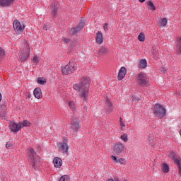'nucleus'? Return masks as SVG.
Instances as JSON below:
<instances>
[{"mask_svg":"<svg viewBox=\"0 0 181 181\" xmlns=\"http://www.w3.org/2000/svg\"><path fill=\"white\" fill-rule=\"evenodd\" d=\"M23 127H30V122L28 120H24L23 122Z\"/></svg>","mask_w":181,"mask_h":181,"instance_id":"e433bc0d","label":"nucleus"},{"mask_svg":"<svg viewBox=\"0 0 181 181\" xmlns=\"http://www.w3.org/2000/svg\"><path fill=\"white\" fill-rule=\"evenodd\" d=\"M160 26L165 27L168 25V19L166 18H163L160 21Z\"/></svg>","mask_w":181,"mask_h":181,"instance_id":"bb28decb","label":"nucleus"},{"mask_svg":"<svg viewBox=\"0 0 181 181\" xmlns=\"http://www.w3.org/2000/svg\"><path fill=\"white\" fill-rule=\"evenodd\" d=\"M137 83L140 87H149V77L144 72L137 75Z\"/></svg>","mask_w":181,"mask_h":181,"instance_id":"20e7f679","label":"nucleus"},{"mask_svg":"<svg viewBox=\"0 0 181 181\" xmlns=\"http://www.w3.org/2000/svg\"><path fill=\"white\" fill-rule=\"evenodd\" d=\"M29 56H30V48L29 47V44L25 42L23 47L20 49L18 57L21 62H25L29 59Z\"/></svg>","mask_w":181,"mask_h":181,"instance_id":"7ed1b4c3","label":"nucleus"},{"mask_svg":"<svg viewBox=\"0 0 181 181\" xmlns=\"http://www.w3.org/2000/svg\"><path fill=\"white\" fill-rule=\"evenodd\" d=\"M28 161L32 164V168H34L36 170V168H39V165L42 163V159L37 156L33 148L30 147L28 148Z\"/></svg>","mask_w":181,"mask_h":181,"instance_id":"f03ea898","label":"nucleus"},{"mask_svg":"<svg viewBox=\"0 0 181 181\" xmlns=\"http://www.w3.org/2000/svg\"><path fill=\"white\" fill-rule=\"evenodd\" d=\"M70 179V177L67 175H63L60 177L59 181H69Z\"/></svg>","mask_w":181,"mask_h":181,"instance_id":"7c9ffc66","label":"nucleus"},{"mask_svg":"<svg viewBox=\"0 0 181 181\" xmlns=\"http://www.w3.org/2000/svg\"><path fill=\"white\" fill-rule=\"evenodd\" d=\"M53 163L55 168H62V165H63V160H62V158L59 157H54Z\"/></svg>","mask_w":181,"mask_h":181,"instance_id":"6ab92c4d","label":"nucleus"},{"mask_svg":"<svg viewBox=\"0 0 181 181\" xmlns=\"http://www.w3.org/2000/svg\"><path fill=\"white\" fill-rule=\"evenodd\" d=\"M13 28L16 33V35H21L23 30H25V25L21 24L18 20H15L13 23Z\"/></svg>","mask_w":181,"mask_h":181,"instance_id":"9d476101","label":"nucleus"},{"mask_svg":"<svg viewBox=\"0 0 181 181\" xmlns=\"http://www.w3.org/2000/svg\"><path fill=\"white\" fill-rule=\"evenodd\" d=\"M33 95L37 100H40V98H42L43 95L42 94V89L40 88H35L33 92Z\"/></svg>","mask_w":181,"mask_h":181,"instance_id":"aec40b11","label":"nucleus"},{"mask_svg":"<svg viewBox=\"0 0 181 181\" xmlns=\"http://www.w3.org/2000/svg\"><path fill=\"white\" fill-rule=\"evenodd\" d=\"M153 114H155L156 117L163 118V117L166 115V109H165L160 104H156L154 105Z\"/></svg>","mask_w":181,"mask_h":181,"instance_id":"6e6552de","label":"nucleus"},{"mask_svg":"<svg viewBox=\"0 0 181 181\" xmlns=\"http://www.w3.org/2000/svg\"><path fill=\"white\" fill-rule=\"evenodd\" d=\"M71 47L73 49V47H76V41H71L70 42Z\"/></svg>","mask_w":181,"mask_h":181,"instance_id":"ea45409f","label":"nucleus"},{"mask_svg":"<svg viewBox=\"0 0 181 181\" xmlns=\"http://www.w3.org/2000/svg\"><path fill=\"white\" fill-rule=\"evenodd\" d=\"M107 181H115L114 179H108Z\"/></svg>","mask_w":181,"mask_h":181,"instance_id":"8fccbe9b","label":"nucleus"},{"mask_svg":"<svg viewBox=\"0 0 181 181\" xmlns=\"http://www.w3.org/2000/svg\"><path fill=\"white\" fill-rule=\"evenodd\" d=\"M138 40L139 42H145V35L143 33H141L138 36Z\"/></svg>","mask_w":181,"mask_h":181,"instance_id":"c85d7f7f","label":"nucleus"},{"mask_svg":"<svg viewBox=\"0 0 181 181\" xmlns=\"http://www.w3.org/2000/svg\"><path fill=\"white\" fill-rule=\"evenodd\" d=\"M69 107L71 110H76V104L73 101L69 102Z\"/></svg>","mask_w":181,"mask_h":181,"instance_id":"2f4dec72","label":"nucleus"},{"mask_svg":"<svg viewBox=\"0 0 181 181\" xmlns=\"http://www.w3.org/2000/svg\"><path fill=\"white\" fill-rule=\"evenodd\" d=\"M2 101V94L0 93V102Z\"/></svg>","mask_w":181,"mask_h":181,"instance_id":"de8ad7c7","label":"nucleus"},{"mask_svg":"<svg viewBox=\"0 0 181 181\" xmlns=\"http://www.w3.org/2000/svg\"><path fill=\"white\" fill-rule=\"evenodd\" d=\"M90 78L88 77H82L79 80V83H74L73 85V88L75 91H77L79 93V97L86 101L87 97H88V91L90 88Z\"/></svg>","mask_w":181,"mask_h":181,"instance_id":"f257e3e1","label":"nucleus"},{"mask_svg":"<svg viewBox=\"0 0 181 181\" xmlns=\"http://www.w3.org/2000/svg\"><path fill=\"white\" fill-rule=\"evenodd\" d=\"M110 158L114 162V163H118V158H117L116 156L112 155L110 156Z\"/></svg>","mask_w":181,"mask_h":181,"instance_id":"72a5a7b5","label":"nucleus"},{"mask_svg":"<svg viewBox=\"0 0 181 181\" xmlns=\"http://www.w3.org/2000/svg\"><path fill=\"white\" fill-rule=\"evenodd\" d=\"M11 145H12V144H11V143L7 142L6 144V148L7 149H9V148H11Z\"/></svg>","mask_w":181,"mask_h":181,"instance_id":"79ce46f5","label":"nucleus"},{"mask_svg":"<svg viewBox=\"0 0 181 181\" xmlns=\"http://www.w3.org/2000/svg\"><path fill=\"white\" fill-rule=\"evenodd\" d=\"M153 56H158V51L156 49L153 50Z\"/></svg>","mask_w":181,"mask_h":181,"instance_id":"37998d69","label":"nucleus"},{"mask_svg":"<svg viewBox=\"0 0 181 181\" xmlns=\"http://www.w3.org/2000/svg\"><path fill=\"white\" fill-rule=\"evenodd\" d=\"M118 162H119L121 165H125V163H127V160H125L124 158H119L118 160Z\"/></svg>","mask_w":181,"mask_h":181,"instance_id":"4c0bfd02","label":"nucleus"},{"mask_svg":"<svg viewBox=\"0 0 181 181\" xmlns=\"http://www.w3.org/2000/svg\"><path fill=\"white\" fill-rule=\"evenodd\" d=\"M63 40H64V42L65 43H69V42H70V39H69V38H64Z\"/></svg>","mask_w":181,"mask_h":181,"instance_id":"c03bdc74","label":"nucleus"},{"mask_svg":"<svg viewBox=\"0 0 181 181\" xmlns=\"http://www.w3.org/2000/svg\"><path fill=\"white\" fill-rule=\"evenodd\" d=\"M103 29L105 30V32H108V23H105L104 26H103Z\"/></svg>","mask_w":181,"mask_h":181,"instance_id":"58836bf2","label":"nucleus"},{"mask_svg":"<svg viewBox=\"0 0 181 181\" xmlns=\"http://www.w3.org/2000/svg\"><path fill=\"white\" fill-rule=\"evenodd\" d=\"M168 157L170 159L174 161L175 165H177L178 168V173L181 176V158L179 155H177L175 151H172L168 154Z\"/></svg>","mask_w":181,"mask_h":181,"instance_id":"0eeeda50","label":"nucleus"},{"mask_svg":"<svg viewBox=\"0 0 181 181\" xmlns=\"http://www.w3.org/2000/svg\"><path fill=\"white\" fill-rule=\"evenodd\" d=\"M141 4H144L145 2V0H139Z\"/></svg>","mask_w":181,"mask_h":181,"instance_id":"09e8293b","label":"nucleus"},{"mask_svg":"<svg viewBox=\"0 0 181 181\" xmlns=\"http://www.w3.org/2000/svg\"><path fill=\"white\" fill-rule=\"evenodd\" d=\"M77 69V64L76 62H69L67 65L62 68V73L64 75L71 74L74 73Z\"/></svg>","mask_w":181,"mask_h":181,"instance_id":"39448f33","label":"nucleus"},{"mask_svg":"<svg viewBox=\"0 0 181 181\" xmlns=\"http://www.w3.org/2000/svg\"><path fill=\"white\" fill-rule=\"evenodd\" d=\"M33 62L35 65L37 64V63H39V57H37V56H34Z\"/></svg>","mask_w":181,"mask_h":181,"instance_id":"c9c22d12","label":"nucleus"},{"mask_svg":"<svg viewBox=\"0 0 181 181\" xmlns=\"http://www.w3.org/2000/svg\"><path fill=\"white\" fill-rule=\"evenodd\" d=\"M161 170H163V173H168L169 172V165L166 163H162Z\"/></svg>","mask_w":181,"mask_h":181,"instance_id":"b1692460","label":"nucleus"},{"mask_svg":"<svg viewBox=\"0 0 181 181\" xmlns=\"http://www.w3.org/2000/svg\"><path fill=\"white\" fill-rule=\"evenodd\" d=\"M120 139L122 141H124V142H128V134H124L120 136Z\"/></svg>","mask_w":181,"mask_h":181,"instance_id":"c756f323","label":"nucleus"},{"mask_svg":"<svg viewBox=\"0 0 181 181\" xmlns=\"http://www.w3.org/2000/svg\"><path fill=\"white\" fill-rule=\"evenodd\" d=\"M70 128L73 132H78L80 129V120L78 118L72 117L70 122Z\"/></svg>","mask_w":181,"mask_h":181,"instance_id":"1a4fd4ad","label":"nucleus"},{"mask_svg":"<svg viewBox=\"0 0 181 181\" xmlns=\"http://www.w3.org/2000/svg\"><path fill=\"white\" fill-rule=\"evenodd\" d=\"M147 5L150 11H156V7L155 6V4H153V2H152L151 1H147Z\"/></svg>","mask_w":181,"mask_h":181,"instance_id":"a878e982","label":"nucleus"},{"mask_svg":"<svg viewBox=\"0 0 181 181\" xmlns=\"http://www.w3.org/2000/svg\"><path fill=\"white\" fill-rule=\"evenodd\" d=\"M127 74V69L124 66H122L118 73L117 78L118 80H122L124 77L125 75Z\"/></svg>","mask_w":181,"mask_h":181,"instance_id":"f3484780","label":"nucleus"},{"mask_svg":"<svg viewBox=\"0 0 181 181\" xmlns=\"http://www.w3.org/2000/svg\"><path fill=\"white\" fill-rule=\"evenodd\" d=\"M60 5L59 4V1H55L51 5V12L53 18L57 15V11L59 10V7Z\"/></svg>","mask_w":181,"mask_h":181,"instance_id":"ddd939ff","label":"nucleus"},{"mask_svg":"<svg viewBox=\"0 0 181 181\" xmlns=\"http://www.w3.org/2000/svg\"><path fill=\"white\" fill-rule=\"evenodd\" d=\"M37 82L38 83V84H41V86H45V83H46V79L40 77L37 79Z\"/></svg>","mask_w":181,"mask_h":181,"instance_id":"cd10ccee","label":"nucleus"},{"mask_svg":"<svg viewBox=\"0 0 181 181\" xmlns=\"http://www.w3.org/2000/svg\"><path fill=\"white\" fill-rule=\"evenodd\" d=\"M13 2H15V0H0V6H2V8H6L13 5Z\"/></svg>","mask_w":181,"mask_h":181,"instance_id":"4468645a","label":"nucleus"},{"mask_svg":"<svg viewBox=\"0 0 181 181\" xmlns=\"http://www.w3.org/2000/svg\"><path fill=\"white\" fill-rule=\"evenodd\" d=\"M119 121H120L121 127H125V123H124V122H122V117L119 118Z\"/></svg>","mask_w":181,"mask_h":181,"instance_id":"a19ab883","label":"nucleus"},{"mask_svg":"<svg viewBox=\"0 0 181 181\" xmlns=\"http://www.w3.org/2000/svg\"><path fill=\"white\" fill-rule=\"evenodd\" d=\"M163 71H166V69L163 68Z\"/></svg>","mask_w":181,"mask_h":181,"instance_id":"3c124183","label":"nucleus"},{"mask_svg":"<svg viewBox=\"0 0 181 181\" xmlns=\"http://www.w3.org/2000/svg\"><path fill=\"white\" fill-rule=\"evenodd\" d=\"M125 149V146L124 144L121 142H116L113 144V148H112V153L113 155L116 156H119V155H122Z\"/></svg>","mask_w":181,"mask_h":181,"instance_id":"423d86ee","label":"nucleus"},{"mask_svg":"<svg viewBox=\"0 0 181 181\" xmlns=\"http://www.w3.org/2000/svg\"><path fill=\"white\" fill-rule=\"evenodd\" d=\"M5 56V50L0 47V62L2 60V58Z\"/></svg>","mask_w":181,"mask_h":181,"instance_id":"473e14b6","label":"nucleus"},{"mask_svg":"<svg viewBox=\"0 0 181 181\" xmlns=\"http://www.w3.org/2000/svg\"><path fill=\"white\" fill-rule=\"evenodd\" d=\"M84 25H86V23L84 21L81 20V22L76 25V27L73 28L69 31V35L71 36H74V35H77L83 28H84Z\"/></svg>","mask_w":181,"mask_h":181,"instance_id":"f8f14e48","label":"nucleus"},{"mask_svg":"<svg viewBox=\"0 0 181 181\" xmlns=\"http://www.w3.org/2000/svg\"><path fill=\"white\" fill-rule=\"evenodd\" d=\"M147 66L148 62H146V59H141L138 63L139 69H146Z\"/></svg>","mask_w":181,"mask_h":181,"instance_id":"4be33fe9","label":"nucleus"},{"mask_svg":"<svg viewBox=\"0 0 181 181\" xmlns=\"http://www.w3.org/2000/svg\"><path fill=\"white\" fill-rule=\"evenodd\" d=\"M99 53L102 55L104 56L108 53V49L104 47H100L99 48Z\"/></svg>","mask_w":181,"mask_h":181,"instance_id":"393cba45","label":"nucleus"},{"mask_svg":"<svg viewBox=\"0 0 181 181\" xmlns=\"http://www.w3.org/2000/svg\"><path fill=\"white\" fill-rule=\"evenodd\" d=\"M44 30H49L50 29V24L49 23H45L43 26Z\"/></svg>","mask_w":181,"mask_h":181,"instance_id":"f704fd0d","label":"nucleus"},{"mask_svg":"<svg viewBox=\"0 0 181 181\" xmlns=\"http://www.w3.org/2000/svg\"><path fill=\"white\" fill-rule=\"evenodd\" d=\"M120 131H122V127H120Z\"/></svg>","mask_w":181,"mask_h":181,"instance_id":"603ef678","label":"nucleus"},{"mask_svg":"<svg viewBox=\"0 0 181 181\" xmlns=\"http://www.w3.org/2000/svg\"><path fill=\"white\" fill-rule=\"evenodd\" d=\"M95 42L97 45H103V42H104V37L103 36V33H101V31H98L96 33Z\"/></svg>","mask_w":181,"mask_h":181,"instance_id":"dca6fc26","label":"nucleus"},{"mask_svg":"<svg viewBox=\"0 0 181 181\" xmlns=\"http://www.w3.org/2000/svg\"><path fill=\"white\" fill-rule=\"evenodd\" d=\"M9 127L12 132H18V131H21L22 129V125L16 123H11L10 124Z\"/></svg>","mask_w":181,"mask_h":181,"instance_id":"2eb2a0df","label":"nucleus"},{"mask_svg":"<svg viewBox=\"0 0 181 181\" xmlns=\"http://www.w3.org/2000/svg\"><path fill=\"white\" fill-rule=\"evenodd\" d=\"M26 98H32V94H30V93H27L26 94Z\"/></svg>","mask_w":181,"mask_h":181,"instance_id":"a18cd8bd","label":"nucleus"},{"mask_svg":"<svg viewBox=\"0 0 181 181\" xmlns=\"http://www.w3.org/2000/svg\"><path fill=\"white\" fill-rule=\"evenodd\" d=\"M175 47H176V54L178 56H180V54H181V36L177 37Z\"/></svg>","mask_w":181,"mask_h":181,"instance_id":"a211bd4d","label":"nucleus"},{"mask_svg":"<svg viewBox=\"0 0 181 181\" xmlns=\"http://www.w3.org/2000/svg\"><path fill=\"white\" fill-rule=\"evenodd\" d=\"M68 141L69 140L67 138H64L62 142L59 143L58 144L59 149L62 153H68L69 152V144H67Z\"/></svg>","mask_w":181,"mask_h":181,"instance_id":"9b49d317","label":"nucleus"},{"mask_svg":"<svg viewBox=\"0 0 181 181\" xmlns=\"http://www.w3.org/2000/svg\"><path fill=\"white\" fill-rule=\"evenodd\" d=\"M106 104V110L107 112L110 114L112 112V103H111V101H110V99H107L105 100Z\"/></svg>","mask_w":181,"mask_h":181,"instance_id":"5701e85b","label":"nucleus"},{"mask_svg":"<svg viewBox=\"0 0 181 181\" xmlns=\"http://www.w3.org/2000/svg\"><path fill=\"white\" fill-rule=\"evenodd\" d=\"M6 115V106L5 105H2L0 106V118L4 119Z\"/></svg>","mask_w":181,"mask_h":181,"instance_id":"412c9836","label":"nucleus"},{"mask_svg":"<svg viewBox=\"0 0 181 181\" xmlns=\"http://www.w3.org/2000/svg\"><path fill=\"white\" fill-rule=\"evenodd\" d=\"M132 100H134V101H139V98H136V99H134V97H132Z\"/></svg>","mask_w":181,"mask_h":181,"instance_id":"49530a36","label":"nucleus"}]
</instances>
